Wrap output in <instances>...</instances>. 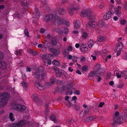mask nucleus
<instances>
[{"label": "nucleus", "mask_w": 127, "mask_h": 127, "mask_svg": "<svg viewBox=\"0 0 127 127\" xmlns=\"http://www.w3.org/2000/svg\"><path fill=\"white\" fill-rule=\"evenodd\" d=\"M125 119V122H124V123L126 121V120L125 118L124 117H120L119 118V120H120V121L121 120L122 121H123V119Z\"/></svg>", "instance_id": "nucleus-55"}, {"label": "nucleus", "mask_w": 127, "mask_h": 127, "mask_svg": "<svg viewBox=\"0 0 127 127\" xmlns=\"http://www.w3.org/2000/svg\"><path fill=\"white\" fill-rule=\"evenodd\" d=\"M111 55H108V56H107V57H106V58H105V61L106 62H107V60L109 59H110L111 58Z\"/></svg>", "instance_id": "nucleus-58"}, {"label": "nucleus", "mask_w": 127, "mask_h": 127, "mask_svg": "<svg viewBox=\"0 0 127 127\" xmlns=\"http://www.w3.org/2000/svg\"><path fill=\"white\" fill-rule=\"evenodd\" d=\"M55 24L56 25H59L62 24L63 23V20L62 19H60L58 16L54 17V19H53Z\"/></svg>", "instance_id": "nucleus-4"}, {"label": "nucleus", "mask_w": 127, "mask_h": 127, "mask_svg": "<svg viewBox=\"0 0 127 127\" xmlns=\"http://www.w3.org/2000/svg\"><path fill=\"white\" fill-rule=\"evenodd\" d=\"M24 33L28 37H29V34L28 31V30L27 29H24Z\"/></svg>", "instance_id": "nucleus-47"}, {"label": "nucleus", "mask_w": 127, "mask_h": 127, "mask_svg": "<svg viewBox=\"0 0 127 127\" xmlns=\"http://www.w3.org/2000/svg\"><path fill=\"white\" fill-rule=\"evenodd\" d=\"M51 56V55H50V54H47L46 55H43L41 57L44 61L45 60H46L48 59L49 57Z\"/></svg>", "instance_id": "nucleus-23"}, {"label": "nucleus", "mask_w": 127, "mask_h": 127, "mask_svg": "<svg viewBox=\"0 0 127 127\" xmlns=\"http://www.w3.org/2000/svg\"><path fill=\"white\" fill-rule=\"evenodd\" d=\"M90 110L89 108L87 109H84L80 113V117L81 118H82L86 114H88V112Z\"/></svg>", "instance_id": "nucleus-13"}, {"label": "nucleus", "mask_w": 127, "mask_h": 127, "mask_svg": "<svg viewBox=\"0 0 127 127\" xmlns=\"http://www.w3.org/2000/svg\"><path fill=\"white\" fill-rule=\"evenodd\" d=\"M75 93L77 95H79L80 94L79 91L78 90L76 91L75 92Z\"/></svg>", "instance_id": "nucleus-63"}, {"label": "nucleus", "mask_w": 127, "mask_h": 127, "mask_svg": "<svg viewBox=\"0 0 127 127\" xmlns=\"http://www.w3.org/2000/svg\"><path fill=\"white\" fill-rule=\"evenodd\" d=\"M6 67V64L5 62L0 63V67L5 68Z\"/></svg>", "instance_id": "nucleus-27"}, {"label": "nucleus", "mask_w": 127, "mask_h": 127, "mask_svg": "<svg viewBox=\"0 0 127 127\" xmlns=\"http://www.w3.org/2000/svg\"><path fill=\"white\" fill-rule=\"evenodd\" d=\"M114 74L115 75L117 76V78H118L123 77L125 75V72L123 71H115Z\"/></svg>", "instance_id": "nucleus-6"}, {"label": "nucleus", "mask_w": 127, "mask_h": 127, "mask_svg": "<svg viewBox=\"0 0 127 127\" xmlns=\"http://www.w3.org/2000/svg\"><path fill=\"white\" fill-rule=\"evenodd\" d=\"M46 74V71L44 70L43 68L42 67H40L38 69L36 70L34 74L35 77L36 78L38 79L40 76H45Z\"/></svg>", "instance_id": "nucleus-1"}, {"label": "nucleus", "mask_w": 127, "mask_h": 127, "mask_svg": "<svg viewBox=\"0 0 127 127\" xmlns=\"http://www.w3.org/2000/svg\"><path fill=\"white\" fill-rule=\"evenodd\" d=\"M55 80L53 78H52L50 80V83L51 85H53L54 83Z\"/></svg>", "instance_id": "nucleus-45"}, {"label": "nucleus", "mask_w": 127, "mask_h": 127, "mask_svg": "<svg viewBox=\"0 0 127 127\" xmlns=\"http://www.w3.org/2000/svg\"><path fill=\"white\" fill-rule=\"evenodd\" d=\"M113 19L114 21H116L118 20L119 18L117 17L116 16H115L113 17Z\"/></svg>", "instance_id": "nucleus-59"}, {"label": "nucleus", "mask_w": 127, "mask_h": 127, "mask_svg": "<svg viewBox=\"0 0 127 127\" xmlns=\"http://www.w3.org/2000/svg\"><path fill=\"white\" fill-rule=\"evenodd\" d=\"M54 17H53L52 14H49L46 15L43 18L44 22H48L49 20H51L53 21V19H54Z\"/></svg>", "instance_id": "nucleus-10"}, {"label": "nucleus", "mask_w": 127, "mask_h": 127, "mask_svg": "<svg viewBox=\"0 0 127 127\" xmlns=\"http://www.w3.org/2000/svg\"><path fill=\"white\" fill-rule=\"evenodd\" d=\"M9 116V118L11 121H13L14 120V119L13 118V114L12 113H10Z\"/></svg>", "instance_id": "nucleus-43"}, {"label": "nucleus", "mask_w": 127, "mask_h": 127, "mask_svg": "<svg viewBox=\"0 0 127 127\" xmlns=\"http://www.w3.org/2000/svg\"><path fill=\"white\" fill-rule=\"evenodd\" d=\"M63 54L65 58H67L69 60H71L72 59V56L71 55H69V53H67L66 51H64L63 52Z\"/></svg>", "instance_id": "nucleus-17"}, {"label": "nucleus", "mask_w": 127, "mask_h": 127, "mask_svg": "<svg viewBox=\"0 0 127 127\" xmlns=\"http://www.w3.org/2000/svg\"><path fill=\"white\" fill-rule=\"evenodd\" d=\"M119 114V113L118 112H116L115 114V115L114 117L113 120L115 122H118L120 123H123L125 122V119H123V121L121 120L120 121L119 120V118L118 115Z\"/></svg>", "instance_id": "nucleus-5"}, {"label": "nucleus", "mask_w": 127, "mask_h": 127, "mask_svg": "<svg viewBox=\"0 0 127 127\" xmlns=\"http://www.w3.org/2000/svg\"><path fill=\"white\" fill-rule=\"evenodd\" d=\"M49 51L52 53L55 56H58L60 53L59 50L56 48H51L50 49Z\"/></svg>", "instance_id": "nucleus-12"}, {"label": "nucleus", "mask_w": 127, "mask_h": 127, "mask_svg": "<svg viewBox=\"0 0 127 127\" xmlns=\"http://www.w3.org/2000/svg\"><path fill=\"white\" fill-rule=\"evenodd\" d=\"M18 106L20 107V111H22L24 110L25 108V106L23 105H18Z\"/></svg>", "instance_id": "nucleus-31"}, {"label": "nucleus", "mask_w": 127, "mask_h": 127, "mask_svg": "<svg viewBox=\"0 0 127 127\" xmlns=\"http://www.w3.org/2000/svg\"><path fill=\"white\" fill-rule=\"evenodd\" d=\"M50 119L55 123L57 122V121L55 119V115H52L50 117Z\"/></svg>", "instance_id": "nucleus-34"}, {"label": "nucleus", "mask_w": 127, "mask_h": 127, "mask_svg": "<svg viewBox=\"0 0 127 127\" xmlns=\"http://www.w3.org/2000/svg\"><path fill=\"white\" fill-rule=\"evenodd\" d=\"M43 61L45 65L46 66H48L49 64L50 65L51 64V60L50 59H48L46 60H45Z\"/></svg>", "instance_id": "nucleus-22"}, {"label": "nucleus", "mask_w": 127, "mask_h": 127, "mask_svg": "<svg viewBox=\"0 0 127 127\" xmlns=\"http://www.w3.org/2000/svg\"><path fill=\"white\" fill-rule=\"evenodd\" d=\"M59 13L60 15H63L65 14L66 12L65 10L63 9L60 8L59 10Z\"/></svg>", "instance_id": "nucleus-28"}, {"label": "nucleus", "mask_w": 127, "mask_h": 127, "mask_svg": "<svg viewBox=\"0 0 127 127\" xmlns=\"http://www.w3.org/2000/svg\"><path fill=\"white\" fill-rule=\"evenodd\" d=\"M38 95L36 94H33L31 97L32 98L33 100H35L37 98Z\"/></svg>", "instance_id": "nucleus-39"}, {"label": "nucleus", "mask_w": 127, "mask_h": 127, "mask_svg": "<svg viewBox=\"0 0 127 127\" xmlns=\"http://www.w3.org/2000/svg\"><path fill=\"white\" fill-rule=\"evenodd\" d=\"M80 23L79 21H76L74 23V28L75 29L77 30L80 27Z\"/></svg>", "instance_id": "nucleus-20"}, {"label": "nucleus", "mask_w": 127, "mask_h": 127, "mask_svg": "<svg viewBox=\"0 0 127 127\" xmlns=\"http://www.w3.org/2000/svg\"><path fill=\"white\" fill-rule=\"evenodd\" d=\"M67 64L66 63H64L62 64V66L63 68H64L67 66Z\"/></svg>", "instance_id": "nucleus-56"}, {"label": "nucleus", "mask_w": 127, "mask_h": 127, "mask_svg": "<svg viewBox=\"0 0 127 127\" xmlns=\"http://www.w3.org/2000/svg\"><path fill=\"white\" fill-rule=\"evenodd\" d=\"M100 65L99 64H97L95 66V68L97 69L99 72L102 73L104 71L103 69L102 68H100Z\"/></svg>", "instance_id": "nucleus-25"}, {"label": "nucleus", "mask_w": 127, "mask_h": 127, "mask_svg": "<svg viewBox=\"0 0 127 127\" xmlns=\"http://www.w3.org/2000/svg\"><path fill=\"white\" fill-rule=\"evenodd\" d=\"M72 47L71 46H69L67 47V50L68 51H71L72 50Z\"/></svg>", "instance_id": "nucleus-51"}, {"label": "nucleus", "mask_w": 127, "mask_h": 127, "mask_svg": "<svg viewBox=\"0 0 127 127\" xmlns=\"http://www.w3.org/2000/svg\"><path fill=\"white\" fill-rule=\"evenodd\" d=\"M105 36L103 35L99 36L97 38V41L100 42H104L106 40Z\"/></svg>", "instance_id": "nucleus-15"}, {"label": "nucleus", "mask_w": 127, "mask_h": 127, "mask_svg": "<svg viewBox=\"0 0 127 127\" xmlns=\"http://www.w3.org/2000/svg\"><path fill=\"white\" fill-rule=\"evenodd\" d=\"M96 54L95 53L94 54H93L91 56L92 58V59L93 60H95L96 59Z\"/></svg>", "instance_id": "nucleus-41"}, {"label": "nucleus", "mask_w": 127, "mask_h": 127, "mask_svg": "<svg viewBox=\"0 0 127 127\" xmlns=\"http://www.w3.org/2000/svg\"><path fill=\"white\" fill-rule=\"evenodd\" d=\"M78 58L77 57L75 56L74 55L72 58V60L74 62H76L77 61Z\"/></svg>", "instance_id": "nucleus-33"}, {"label": "nucleus", "mask_w": 127, "mask_h": 127, "mask_svg": "<svg viewBox=\"0 0 127 127\" xmlns=\"http://www.w3.org/2000/svg\"><path fill=\"white\" fill-rule=\"evenodd\" d=\"M18 105H20L15 104L14 105V108L19 110H20V107L18 106Z\"/></svg>", "instance_id": "nucleus-42"}, {"label": "nucleus", "mask_w": 127, "mask_h": 127, "mask_svg": "<svg viewBox=\"0 0 127 127\" xmlns=\"http://www.w3.org/2000/svg\"><path fill=\"white\" fill-rule=\"evenodd\" d=\"M96 79H97V81L98 82H100L101 80V78L100 76L99 75H97L96 76Z\"/></svg>", "instance_id": "nucleus-52"}, {"label": "nucleus", "mask_w": 127, "mask_h": 127, "mask_svg": "<svg viewBox=\"0 0 127 127\" xmlns=\"http://www.w3.org/2000/svg\"><path fill=\"white\" fill-rule=\"evenodd\" d=\"M123 44L121 42L119 43L116 46V51H121L123 48Z\"/></svg>", "instance_id": "nucleus-16"}, {"label": "nucleus", "mask_w": 127, "mask_h": 127, "mask_svg": "<svg viewBox=\"0 0 127 127\" xmlns=\"http://www.w3.org/2000/svg\"><path fill=\"white\" fill-rule=\"evenodd\" d=\"M104 104V103L103 102H100L99 104V106L100 107H102L103 105Z\"/></svg>", "instance_id": "nucleus-54"}, {"label": "nucleus", "mask_w": 127, "mask_h": 127, "mask_svg": "<svg viewBox=\"0 0 127 127\" xmlns=\"http://www.w3.org/2000/svg\"><path fill=\"white\" fill-rule=\"evenodd\" d=\"M65 24L67 26H69V23L68 20L65 21Z\"/></svg>", "instance_id": "nucleus-60"}, {"label": "nucleus", "mask_w": 127, "mask_h": 127, "mask_svg": "<svg viewBox=\"0 0 127 127\" xmlns=\"http://www.w3.org/2000/svg\"><path fill=\"white\" fill-rule=\"evenodd\" d=\"M107 53V52L106 50H103L101 53V55L102 57H103V56H104L106 55Z\"/></svg>", "instance_id": "nucleus-38"}, {"label": "nucleus", "mask_w": 127, "mask_h": 127, "mask_svg": "<svg viewBox=\"0 0 127 127\" xmlns=\"http://www.w3.org/2000/svg\"><path fill=\"white\" fill-rule=\"evenodd\" d=\"M35 11L36 14L35 16V17H34L35 18L38 19V18H39L40 17V16L38 13L39 11L38 9H35Z\"/></svg>", "instance_id": "nucleus-32"}, {"label": "nucleus", "mask_w": 127, "mask_h": 127, "mask_svg": "<svg viewBox=\"0 0 127 127\" xmlns=\"http://www.w3.org/2000/svg\"><path fill=\"white\" fill-rule=\"evenodd\" d=\"M81 32H83V34L82 35V37L83 38H86L88 36V34L85 32H84V30L83 29H81L80 30Z\"/></svg>", "instance_id": "nucleus-26"}, {"label": "nucleus", "mask_w": 127, "mask_h": 127, "mask_svg": "<svg viewBox=\"0 0 127 127\" xmlns=\"http://www.w3.org/2000/svg\"><path fill=\"white\" fill-rule=\"evenodd\" d=\"M1 96L3 99L1 100L0 102V104L2 106H4L7 103V101L9 98L10 95L8 94L5 93H2Z\"/></svg>", "instance_id": "nucleus-2"}, {"label": "nucleus", "mask_w": 127, "mask_h": 127, "mask_svg": "<svg viewBox=\"0 0 127 127\" xmlns=\"http://www.w3.org/2000/svg\"><path fill=\"white\" fill-rule=\"evenodd\" d=\"M46 46L45 44H43V46L41 48V50L42 51H44L46 50Z\"/></svg>", "instance_id": "nucleus-36"}, {"label": "nucleus", "mask_w": 127, "mask_h": 127, "mask_svg": "<svg viewBox=\"0 0 127 127\" xmlns=\"http://www.w3.org/2000/svg\"><path fill=\"white\" fill-rule=\"evenodd\" d=\"M4 57V54L3 53L0 51V61Z\"/></svg>", "instance_id": "nucleus-49"}, {"label": "nucleus", "mask_w": 127, "mask_h": 127, "mask_svg": "<svg viewBox=\"0 0 127 127\" xmlns=\"http://www.w3.org/2000/svg\"><path fill=\"white\" fill-rule=\"evenodd\" d=\"M68 70L70 72H72L73 71V69L71 67H69L68 68Z\"/></svg>", "instance_id": "nucleus-62"}, {"label": "nucleus", "mask_w": 127, "mask_h": 127, "mask_svg": "<svg viewBox=\"0 0 127 127\" xmlns=\"http://www.w3.org/2000/svg\"><path fill=\"white\" fill-rule=\"evenodd\" d=\"M118 16H120L121 14V12L119 11L115 13Z\"/></svg>", "instance_id": "nucleus-53"}, {"label": "nucleus", "mask_w": 127, "mask_h": 127, "mask_svg": "<svg viewBox=\"0 0 127 127\" xmlns=\"http://www.w3.org/2000/svg\"><path fill=\"white\" fill-rule=\"evenodd\" d=\"M34 85L36 87L40 90H43L45 88L43 86L39 83L36 82L34 83Z\"/></svg>", "instance_id": "nucleus-18"}, {"label": "nucleus", "mask_w": 127, "mask_h": 127, "mask_svg": "<svg viewBox=\"0 0 127 127\" xmlns=\"http://www.w3.org/2000/svg\"><path fill=\"white\" fill-rule=\"evenodd\" d=\"M45 86L47 87H49L51 86L52 85L49 82L46 83L45 84Z\"/></svg>", "instance_id": "nucleus-48"}, {"label": "nucleus", "mask_w": 127, "mask_h": 127, "mask_svg": "<svg viewBox=\"0 0 127 127\" xmlns=\"http://www.w3.org/2000/svg\"><path fill=\"white\" fill-rule=\"evenodd\" d=\"M94 42L93 40H89L88 42V45L89 47L91 48L93 46Z\"/></svg>", "instance_id": "nucleus-21"}, {"label": "nucleus", "mask_w": 127, "mask_h": 127, "mask_svg": "<svg viewBox=\"0 0 127 127\" xmlns=\"http://www.w3.org/2000/svg\"><path fill=\"white\" fill-rule=\"evenodd\" d=\"M96 72H91L89 74V76L90 77H92L94 76L96 74V73H99L98 71Z\"/></svg>", "instance_id": "nucleus-35"}, {"label": "nucleus", "mask_w": 127, "mask_h": 127, "mask_svg": "<svg viewBox=\"0 0 127 127\" xmlns=\"http://www.w3.org/2000/svg\"><path fill=\"white\" fill-rule=\"evenodd\" d=\"M77 98L76 96H73L72 98V99H73V100H72L71 101V102H75V101H74L76 99H77Z\"/></svg>", "instance_id": "nucleus-61"}, {"label": "nucleus", "mask_w": 127, "mask_h": 127, "mask_svg": "<svg viewBox=\"0 0 127 127\" xmlns=\"http://www.w3.org/2000/svg\"><path fill=\"white\" fill-rule=\"evenodd\" d=\"M64 30V32L62 33V34L64 36H65L68 32V29L67 28H65Z\"/></svg>", "instance_id": "nucleus-44"}, {"label": "nucleus", "mask_w": 127, "mask_h": 127, "mask_svg": "<svg viewBox=\"0 0 127 127\" xmlns=\"http://www.w3.org/2000/svg\"><path fill=\"white\" fill-rule=\"evenodd\" d=\"M124 84L123 83H121L118 86V87L119 88H121L123 87Z\"/></svg>", "instance_id": "nucleus-57"}, {"label": "nucleus", "mask_w": 127, "mask_h": 127, "mask_svg": "<svg viewBox=\"0 0 127 127\" xmlns=\"http://www.w3.org/2000/svg\"><path fill=\"white\" fill-rule=\"evenodd\" d=\"M88 68V67L87 66L85 65L83 66L82 67V70L83 71H86L87 70Z\"/></svg>", "instance_id": "nucleus-46"}, {"label": "nucleus", "mask_w": 127, "mask_h": 127, "mask_svg": "<svg viewBox=\"0 0 127 127\" xmlns=\"http://www.w3.org/2000/svg\"><path fill=\"white\" fill-rule=\"evenodd\" d=\"M22 86L25 90H26L28 87V85L26 82L23 81L22 83Z\"/></svg>", "instance_id": "nucleus-30"}, {"label": "nucleus", "mask_w": 127, "mask_h": 127, "mask_svg": "<svg viewBox=\"0 0 127 127\" xmlns=\"http://www.w3.org/2000/svg\"><path fill=\"white\" fill-rule=\"evenodd\" d=\"M86 58L84 56H82L80 58V61L81 62H84L86 60Z\"/></svg>", "instance_id": "nucleus-50"}, {"label": "nucleus", "mask_w": 127, "mask_h": 127, "mask_svg": "<svg viewBox=\"0 0 127 127\" xmlns=\"http://www.w3.org/2000/svg\"><path fill=\"white\" fill-rule=\"evenodd\" d=\"M99 23V26L100 27H102L104 25V23L102 21H100Z\"/></svg>", "instance_id": "nucleus-40"}, {"label": "nucleus", "mask_w": 127, "mask_h": 127, "mask_svg": "<svg viewBox=\"0 0 127 127\" xmlns=\"http://www.w3.org/2000/svg\"><path fill=\"white\" fill-rule=\"evenodd\" d=\"M113 14V13L111 11H108L104 15L103 18L105 20H107L111 17Z\"/></svg>", "instance_id": "nucleus-7"}, {"label": "nucleus", "mask_w": 127, "mask_h": 127, "mask_svg": "<svg viewBox=\"0 0 127 127\" xmlns=\"http://www.w3.org/2000/svg\"><path fill=\"white\" fill-rule=\"evenodd\" d=\"M80 49L81 51L83 53H85L88 50L87 45L85 44H82L80 46Z\"/></svg>", "instance_id": "nucleus-11"}, {"label": "nucleus", "mask_w": 127, "mask_h": 127, "mask_svg": "<svg viewBox=\"0 0 127 127\" xmlns=\"http://www.w3.org/2000/svg\"><path fill=\"white\" fill-rule=\"evenodd\" d=\"M52 64L53 65L56 66H58L60 64V63L59 61L56 60H54L52 62Z\"/></svg>", "instance_id": "nucleus-29"}, {"label": "nucleus", "mask_w": 127, "mask_h": 127, "mask_svg": "<svg viewBox=\"0 0 127 127\" xmlns=\"http://www.w3.org/2000/svg\"><path fill=\"white\" fill-rule=\"evenodd\" d=\"M89 25L90 28H94L98 25L97 23L95 21H93L91 23H89Z\"/></svg>", "instance_id": "nucleus-19"}, {"label": "nucleus", "mask_w": 127, "mask_h": 127, "mask_svg": "<svg viewBox=\"0 0 127 127\" xmlns=\"http://www.w3.org/2000/svg\"><path fill=\"white\" fill-rule=\"evenodd\" d=\"M80 46V44L78 43H76L75 45V47L77 48H78Z\"/></svg>", "instance_id": "nucleus-64"}, {"label": "nucleus", "mask_w": 127, "mask_h": 127, "mask_svg": "<svg viewBox=\"0 0 127 127\" xmlns=\"http://www.w3.org/2000/svg\"><path fill=\"white\" fill-rule=\"evenodd\" d=\"M71 87L70 85H68L67 86H63L60 89L61 91L63 92L66 90H67L65 94L66 95H71L72 94V90H71Z\"/></svg>", "instance_id": "nucleus-3"}, {"label": "nucleus", "mask_w": 127, "mask_h": 127, "mask_svg": "<svg viewBox=\"0 0 127 127\" xmlns=\"http://www.w3.org/2000/svg\"><path fill=\"white\" fill-rule=\"evenodd\" d=\"M56 73L57 76H59L61 74H62L65 73V72L63 70L58 69L57 67H55L53 68Z\"/></svg>", "instance_id": "nucleus-8"}, {"label": "nucleus", "mask_w": 127, "mask_h": 127, "mask_svg": "<svg viewBox=\"0 0 127 127\" xmlns=\"http://www.w3.org/2000/svg\"><path fill=\"white\" fill-rule=\"evenodd\" d=\"M91 13V12L90 11H87V10H84L82 11L80 15L83 17H85L87 16L88 15L90 14Z\"/></svg>", "instance_id": "nucleus-14"}, {"label": "nucleus", "mask_w": 127, "mask_h": 127, "mask_svg": "<svg viewBox=\"0 0 127 127\" xmlns=\"http://www.w3.org/2000/svg\"><path fill=\"white\" fill-rule=\"evenodd\" d=\"M79 9L78 6L76 7L72 6L68 8V10L69 13L71 15H72L74 13V10H77Z\"/></svg>", "instance_id": "nucleus-9"}, {"label": "nucleus", "mask_w": 127, "mask_h": 127, "mask_svg": "<svg viewBox=\"0 0 127 127\" xmlns=\"http://www.w3.org/2000/svg\"><path fill=\"white\" fill-rule=\"evenodd\" d=\"M25 124V121L23 120L19 122L18 123L15 124L16 127L24 125Z\"/></svg>", "instance_id": "nucleus-24"}, {"label": "nucleus", "mask_w": 127, "mask_h": 127, "mask_svg": "<svg viewBox=\"0 0 127 127\" xmlns=\"http://www.w3.org/2000/svg\"><path fill=\"white\" fill-rule=\"evenodd\" d=\"M127 23V21L125 19L122 20L120 21V24L122 25H125Z\"/></svg>", "instance_id": "nucleus-37"}]
</instances>
